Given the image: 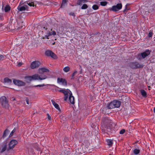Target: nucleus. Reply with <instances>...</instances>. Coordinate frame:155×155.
Wrapping results in <instances>:
<instances>
[{
	"label": "nucleus",
	"mask_w": 155,
	"mask_h": 155,
	"mask_svg": "<svg viewBox=\"0 0 155 155\" xmlns=\"http://www.w3.org/2000/svg\"><path fill=\"white\" fill-rule=\"evenodd\" d=\"M50 70L48 69L45 67L39 68L38 70V72L40 74H42L48 72Z\"/></svg>",
	"instance_id": "9d476101"
},
{
	"label": "nucleus",
	"mask_w": 155,
	"mask_h": 155,
	"mask_svg": "<svg viewBox=\"0 0 155 155\" xmlns=\"http://www.w3.org/2000/svg\"><path fill=\"white\" fill-rule=\"evenodd\" d=\"M133 152L135 154H137L139 153L140 150L137 149H135L134 150Z\"/></svg>",
	"instance_id": "a878e982"
},
{
	"label": "nucleus",
	"mask_w": 155,
	"mask_h": 155,
	"mask_svg": "<svg viewBox=\"0 0 155 155\" xmlns=\"http://www.w3.org/2000/svg\"><path fill=\"white\" fill-rule=\"evenodd\" d=\"M0 102L3 107L6 108L8 107V101L7 99L5 97L2 96L1 97Z\"/></svg>",
	"instance_id": "7ed1b4c3"
},
{
	"label": "nucleus",
	"mask_w": 155,
	"mask_h": 155,
	"mask_svg": "<svg viewBox=\"0 0 155 155\" xmlns=\"http://www.w3.org/2000/svg\"><path fill=\"white\" fill-rule=\"evenodd\" d=\"M15 128H14L13 130L12 131V132H11V133H10V135H9V137H11V136H12V135H13V133L15 132Z\"/></svg>",
	"instance_id": "473e14b6"
},
{
	"label": "nucleus",
	"mask_w": 155,
	"mask_h": 155,
	"mask_svg": "<svg viewBox=\"0 0 155 155\" xmlns=\"http://www.w3.org/2000/svg\"><path fill=\"white\" fill-rule=\"evenodd\" d=\"M74 15V13H71V15Z\"/></svg>",
	"instance_id": "a18cd8bd"
},
{
	"label": "nucleus",
	"mask_w": 155,
	"mask_h": 155,
	"mask_svg": "<svg viewBox=\"0 0 155 155\" xmlns=\"http://www.w3.org/2000/svg\"><path fill=\"white\" fill-rule=\"evenodd\" d=\"M57 82L58 83L61 84L63 85L66 86L67 85V81L64 79L58 78L57 79Z\"/></svg>",
	"instance_id": "9b49d317"
},
{
	"label": "nucleus",
	"mask_w": 155,
	"mask_h": 155,
	"mask_svg": "<svg viewBox=\"0 0 155 155\" xmlns=\"http://www.w3.org/2000/svg\"><path fill=\"white\" fill-rule=\"evenodd\" d=\"M153 111L154 112H155V107H154V108H153Z\"/></svg>",
	"instance_id": "c03bdc74"
},
{
	"label": "nucleus",
	"mask_w": 155,
	"mask_h": 155,
	"mask_svg": "<svg viewBox=\"0 0 155 155\" xmlns=\"http://www.w3.org/2000/svg\"><path fill=\"white\" fill-rule=\"evenodd\" d=\"M41 64V63L39 61L32 62L31 65V69H34L38 67Z\"/></svg>",
	"instance_id": "0eeeda50"
},
{
	"label": "nucleus",
	"mask_w": 155,
	"mask_h": 155,
	"mask_svg": "<svg viewBox=\"0 0 155 155\" xmlns=\"http://www.w3.org/2000/svg\"><path fill=\"white\" fill-rule=\"evenodd\" d=\"M112 102L114 107H119L120 106L121 103L120 101L115 100Z\"/></svg>",
	"instance_id": "4468645a"
},
{
	"label": "nucleus",
	"mask_w": 155,
	"mask_h": 155,
	"mask_svg": "<svg viewBox=\"0 0 155 155\" xmlns=\"http://www.w3.org/2000/svg\"><path fill=\"white\" fill-rule=\"evenodd\" d=\"M48 4V3H45V5H47V4Z\"/></svg>",
	"instance_id": "49530a36"
},
{
	"label": "nucleus",
	"mask_w": 155,
	"mask_h": 155,
	"mask_svg": "<svg viewBox=\"0 0 155 155\" xmlns=\"http://www.w3.org/2000/svg\"><path fill=\"white\" fill-rule=\"evenodd\" d=\"M70 68L69 66H66L63 69V71L66 73L70 71Z\"/></svg>",
	"instance_id": "6ab92c4d"
},
{
	"label": "nucleus",
	"mask_w": 155,
	"mask_h": 155,
	"mask_svg": "<svg viewBox=\"0 0 155 155\" xmlns=\"http://www.w3.org/2000/svg\"><path fill=\"white\" fill-rule=\"evenodd\" d=\"M58 91L63 93L65 95L64 99V101H67L68 97H69V99L70 100V102L72 104H74V97L72 95L71 92L69 89H62L59 90Z\"/></svg>",
	"instance_id": "f257e3e1"
},
{
	"label": "nucleus",
	"mask_w": 155,
	"mask_h": 155,
	"mask_svg": "<svg viewBox=\"0 0 155 155\" xmlns=\"http://www.w3.org/2000/svg\"><path fill=\"white\" fill-rule=\"evenodd\" d=\"M88 0H79L78 2V4L80 5L83 3H84L87 2Z\"/></svg>",
	"instance_id": "4be33fe9"
},
{
	"label": "nucleus",
	"mask_w": 155,
	"mask_h": 155,
	"mask_svg": "<svg viewBox=\"0 0 155 155\" xmlns=\"http://www.w3.org/2000/svg\"><path fill=\"white\" fill-rule=\"evenodd\" d=\"M107 108L108 109H112L113 108H115L114 106L113 103V102H111L110 104H108V106L107 107Z\"/></svg>",
	"instance_id": "a211bd4d"
},
{
	"label": "nucleus",
	"mask_w": 155,
	"mask_h": 155,
	"mask_svg": "<svg viewBox=\"0 0 155 155\" xmlns=\"http://www.w3.org/2000/svg\"><path fill=\"white\" fill-rule=\"evenodd\" d=\"M26 103L27 104H29V101L28 100V99H26Z\"/></svg>",
	"instance_id": "79ce46f5"
},
{
	"label": "nucleus",
	"mask_w": 155,
	"mask_h": 155,
	"mask_svg": "<svg viewBox=\"0 0 155 155\" xmlns=\"http://www.w3.org/2000/svg\"><path fill=\"white\" fill-rule=\"evenodd\" d=\"M18 143V141L15 140H11L8 144L9 149H11L13 148Z\"/></svg>",
	"instance_id": "423d86ee"
},
{
	"label": "nucleus",
	"mask_w": 155,
	"mask_h": 155,
	"mask_svg": "<svg viewBox=\"0 0 155 155\" xmlns=\"http://www.w3.org/2000/svg\"><path fill=\"white\" fill-rule=\"evenodd\" d=\"M52 35H56V33L54 31H52Z\"/></svg>",
	"instance_id": "58836bf2"
},
{
	"label": "nucleus",
	"mask_w": 155,
	"mask_h": 155,
	"mask_svg": "<svg viewBox=\"0 0 155 155\" xmlns=\"http://www.w3.org/2000/svg\"><path fill=\"white\" fill-rule=\"evenodd\" d=\"M141 94L143 96L146 97H147V93L144 90H141L140 91Z\"/></svg>",
	"instance_id": "412c9836"
},
{
	"label": "nucleus",
	"mask_w": 155,
	"mask_h": 155,
	"mask_svg": "<svg viewBox=\"0 0 155 155\" xmlns=\"http://www.w3.org/2000/svg\"><path fill=\"white\" fill-rule=\"evenodd\" d=\"M4 57L2 55L0 54V60L2 59H3L4 58Z\"/></svg>",
	"instance_id": "e433bc0d"
},
{
	"label": "nucleus",
	"mask_w": 155,
	"mask_h": 155,
	"mask_svg": "<svg viewBox=\"0 0 155 155\" xmlns=\"http://www.w3.org/2000/svg\"><path fill=\"white\" fill-rule=\"evenodd\" d=\"M107 144L108 145L110 146H111L112 143L113 142L112 141V140H111L110 139H108L107 140Z\"/></svg>",
	"instance_id": "5701e85b"
},
{
	"label": "nucleus",
	"mask_w": 155,
	"mask_h": 155,
	"mask_svg": "<svg viewBox=\"0 0 155 155\" xmlns=\"http://www.w3.org/2000/svg\"><path fill=\"white\" fill-rule=\"evenodd\" d=\"M4 82L5 83H7L8 84H10L12 82V81L11 80L8 78H5L4 79Z\"/></svg>",
	"instance_id": "aec40b11"
},
{
	"label": "nucleus",
	"mask_w": 155,
	"mask_h": 155,
	"mask_svg": "<svg viewBox=\"0 0 155 155\" xmlns=\"http://www.w3.org/2000/svg\"><path fill=\"white\" fill-rule=\"evenodd\" d=\"M51 102L53 105L57 109H58V111H60L61 110L60 109L58 104H57L56 102H55L53 100H51Z\"/></svg>",
	"instance_id": "dca6fc26"
},
{
	"label": "nucleus",
	"mask_w": 155,
	"mask_h": 155,
	"mask_svg": "<svg viewBox=\"0 0 155 155\" xmlns=\"http://www.w3.org/2000/svg\"><path fill=\"white\" fill-rule=\"evenodd\" d=\"M148 87H150V86H148Z\"/></svg>",
	"instance_id": "3c124183"
},
{
	"label": "nucleus",
	"mask_w": 155,
	"mask_h": 155,
	"mask_svg": "<svg viewBox=\"0 0 155 155\" xmlns=\"http://www.w3.org/2000/svg\"><path fill=\"white\" fill-rule=\"evenodd\" d=\"M67 2V0H62V2L61 5V8L63 7L66 3Z\"/></svg>",
	"instance_id": "393cba45"
},
{
	"label": "nucleus",
	"mask_w": 155,
	"mask_h": 155,
	"mask_svg": "<svg viewBox=\"0 0 155 155\" xmlns=\"http://www.w3.org/2000/svg\"><path fill=\"white\" fill-rule=\"evenodd\" d=\"M130 66L132 68H137L142 67V65L136 62L131 63L130 64Z\"/></svg>",
	"instance_id": "f8f14e48"
},
{
	"label": "nucleus",
	"mask_w": 155,
	"mask_h": 155,
	"mask_svg": "<svg viewBox=\"0 0 155 155\" xmlns=\"http://www.w3.org/2000/svg\"><path fill=\"white\" fill-rule=\"evenodd\" d=\"M150 54L149 50H147L145 52L141 53V55L143 58H144L146 56Z\"/></svg>",
	"instance_id": "2eb2a0df"
},
{
	"label": "nucleus",
	"mask_w": 155,
	"mask_h": 155,
	"mask_svg": "<svg viewBox=\"0 0 155 155\" xmlns=\"http://www.w3.org/2000/svg\"><path fill=\"white\" fill-rule=\"evenodd\" d=\"M125 131V130L124 129H122L121 130L120 132V134H123Z\"/></svg>",
	"instance_id": "f704fd0d"
},
{
	"label": "nucleus",
	"mask_w": 155,
	"mask_h": 155,
	"mask_svg": "<svg viewBox=\"0 0 155 155\" xmlns=\"http://www.w3.org/2000/svg\"><path fill=\"white\" fill-rule=\"evenodd\" d=\"M88 6L86 4H84L83 6L81 7V8L82 9H85L87 8Z\"/></svg>",
	"instance_id": "c756f323"
},
{
	"label": "nucleus",
	"mask_w": 155,
	"mask_h": 155,
	"mask_svg": "<svg viewBox=\"0 0 155 155\" xmlns=\"http://www.w3.org/2000/svg\"><path fill=\"white\" fill-rule=\"evenodd\" d=\"M109 155H111V154H110Z\"/></svg>",
	"instance_id": "603ef678"
},
{
	"label": "nucleus",
	"mask_w": 155,
	"mask_h": 155,
	"mask_svg": "<svg viewBox=\"0 0 155 155\" xmlns=\"http://www.w3.org/2000/svg\"><path fill=\"white\" fill-rule=\"evenodd\" d=\"M45 86L44 84H42L41 85H38L34 86V87H42Z\"/></svg>",
	"instance_id": "72a5a7b5"
},
{
	"label": "nucleus",
	"mask_w": 155,
	"mask_h": 155,
	"mask_svg": "<svg viewBox=\"0 0 155 155\" xmlns=\"http://www.w3.org/2000/svg\"><path fill=\"white\" fill-rule=\"evenodd\" d=\"M31 76L32 80H42L48 78L47 76L45 74H41L40 75H39L38 74H35Z\"/></svg>",
	"instance_id": "f03ea898"
},
{
	"label": "nucleus",
	"mask_w": 155,
	"mask_h": 155,
	"mask_svg": "<svg viewBox=\"0 0 155 155\" xmlns=\"http://www.w3.org/2000/svg\"><path fill=\"white\" fill-rule=\"evenodd\" d=\"M122 6L121 3L118 4L116 5L113 6L110 9L114 12H117L120 9Z\"/></svg>",
	"instance_id": "20e7f679"
},
{
	"label": "nucleus",
	"mask_w": 155,
	"mask_h": 155,
	"mask_svg": "<svg viewBox=\"0 0 155 155\" xmlns=\"http://www.w3.org/2000/svg\"><path fill=\"white\" fill-rule=\"evenodd\" d=\"M42 38L43 39H45V37H43Z\"/></svg>",
	"instance_id": "de8ad7c7"
},
{
	"label": "nucleus",
	"mask_w": 155,
	"mask_h": 155,
	"mask_svg": "<svg viewBox=\"0 0 155 155\" xmlns=\"http://www.w3.org/2000/svg\"><path fill=\"white\" fill-rule=\"evenodd\" d=\"M52 35V32H49L47 35H45V36L47 39H48V37Z\"/></svg>",
	"instance_id": "7c9ffc66"
},
{
	"label": "nucleus",
	"mask_w": 155,
	"mask_h": 155,
	"mask_svg": "<svg viewBox=\"0 0 155 155\" xmlns=\"http://www.w3.org/2000/svg\"><path fill=\"white\" fill-rule=\"evenodd\" d=\"M126 8L125 9H124V11H125L126 10Z\"/></svg>",
	"instance_id": "09e8293b"
},
{
	"label": "nucleus",
	"mask_w": 155,
	"mask_h": 155,
	"mask_svg": "<svg viewBox=\"0 0 155 155\" xmlns=\"http://www.w3.org/2000/svg\"><path fill=\"white\" fill-rule=\"evenodd\" d=\"M92 8L94 10H96L98 9L99 6L96 5H94L92 6Z\"/></svg>",
	"instance_id": "c85d7f7f"
},
{
	"label": "nucleus",
	"mask_w": 155,
	"mask_h": 155,
	"mask_svg": "<svg viewBox=\"0 0 155 155\" xmlns=\"http://www.w3.org/2000/svg\"><path fill=\"white\" fill-rule=\"evenodd\" d=\"M107 120H105V123H109V122H108V121H107Z\"/></svg>",
	"instance_id": "37998d69"
},
{
	"label": "nucleus",
	"mask_w": 155,
	"mask_h": 155,
	"mask_svg": "<svg viewBox=\"0 0 155 155\" xmlns=\"http://www.w3.org/2000/svg\"><path fill=\"white\" fill-rule=\"evenodd\" d=\"M7 141H4L1 145L0 148L1 152L2 153L5 151L7 148Z\"/></svg>",
	"instance_id": "1a4fd4ad"
},
{
	"label": "nucleus",
	"mask_w": 155,
	"mask_h": 155,
	"mask_svg": "<svg viewBox=\"0 0 155 155\" xmlns=\"http://www.w3.org/2000/svg\"><path fill=\"white\" fill-rule=\"evenodd\" d=\"M77 71H74V72L73 73V74H72V77H74V75L76 74V73H77Z\"/></svg>",
	"instance_id": "4c0bfd02"
},
{
	"label": "nucleus",
	"mask_w": 155,
	"mask_h": 155,
	"mask_svg": "<svg viewBox=\"0 0 155 155\" xmlns=\"http://www.w3.org/2000/svg\"><path fill=\"white\" fill-rule=\"evenodd\" d=\"M45 54L47 56H50L54 59H55L57 58L56 55L51 51L48 50L46 51L45 52Z\"/></svg>",
	"instance_id": "39448f33"
},
{
	"label": "nucleus",
	"mask_w": 155,
	"mask_h": 155,
	"mask_svg": "<svg viewBox=\"0 0 155 155\" xmlns=\"http://www.w3.org/2000/svg\"><path fill=\"white\" fill-rule=\"evenodd\" d=\"M28 7L27 5L21 6L19 5L17 8V9L19 11H23L26 10H28Z\"/></svg>",
	"instance_id": "ddd939ff"
},
{
	"label": "nucleus",
	"mask_w": 155,
	"mask_h": 155,
	"mask_svg": "<svg viewBox=\"0 0 155 155\" xmlns=\"http://www.w3.org/2000/svg\"><path fill=\"white\" fill-rule=\"evenodd\" d=\"M25 79L26 81L28 82L33 80L32 76H28L26 77Z\"/></svg>",
	"instance_id": "f3484780"
},
{
	"label": "nucleus",
	"mask_w": 155,
	"mask_h": 155,
	"mask_svg": "<svg viewBox=\"0 0 155 155\" xmlns=\"http://www.w3.org/2000/svg\"><path fill=\"white\" fill-rule=\"evenodd\" d=\"M13 82L15 85L19 86H24L25 84V82L19 80H14Z\"/></svg>",
	"instance_id": "6e6552de"
},
{
	"label": "nucleus",
	"mask_w": 155,
	"mask_h": 155,
	"mask_svg": "<svg viewBox=\"0 0 155 155\" xmlns=\"http://www.w3.org/2000/svg\"><path fill=\"white\" fill-rule=\"evenodd\" d=\"M152 32H150L149 34V36L151 37L152 36Z\"/></svg>",
	"instance_id": "ea45409f"
},
{
	"label": "nucleus",
	"mask_w": 155,
	"mask_h": 155,
	"mask_svg": "<svg viewBox=\"0 0 155 155\" xmlns=\"http://www.w3.org/2000/svg\"><path fill=\"white\" fill-rule=\"evenodd\" d=\"M27 4L30 6L34 7V5L33 2H32L31 3H28Z\"/></svg>",
	"instance_id": "2f4dec72"
},
{
	"label": "nucleus",
	"mask_w": 155,
	"mask_h": 155,
	"mask_svg": "<svg viewBox=\"0 0 155 155\" xmlns=\"http://www.w3.org/2000/svg\"><path fill=\"white\" fill-rule=\"evenodd\" d=\"M46 1V2H48V1Z\"/></svg>",
	"instance_id": "8fccbe9b"
},
{
	"label": "nucleus",
	"mask_w": 155,
	"mask_h": 155,
	"mask_svg": "<svg viewBox=\"0 0 155 155\" xmlns=\"http://www.w3.org/2000/svg\"><path fill=\"white\" fill-rule=\"evenodd\" d=\"M9 132V131L8 130L6 129L4 132V133L3 135V137H5L7 134Z\"/></svg>",
	"instance_id": "cd10ccee"
},
{
	"label": "nucleus",
	"mask_w": 155,
	"mask_h": 155,
	"mask_svg": "<svg viewBox=\"0 0 155 155\" xmlns=\"http://www.w3.org/2000/svg\"><path fill=\"white\" fill-rule=\"evenodd\" d=\"M108 2L106 1H102L100 2V5L102 6H106Z\"/></svg>",
	"instance_id": "b1692460"
},
{
	"label": "nucleus",
	"mask_w": 155,
	"mask_h": 155,
	"mask_svg": "<svg viewBox=\"0 0 155 155\" xmlns=\"http://www.w3.org/2000/svg\"><path fill=\"white\" fill-rule=\"evenodd\" d=\"M10 9V7L8 5H6L5 8V12H8Z\"/></svg>",
	"instance_id": "bb28decb"
},
{
	"label": "nucleus",
	"mask_w": 155,
	"mask_h": 155,
	"mask_svg": "<svg viewBox=\"0 0 155 155\" xmlns=\"http://www.w3.org/2000/svg\"><path fill=\"white\" fill-rule=\"evenodd\" d=\"M47 118L48 120H51V117L48 114L47 115Z\"/></svg>",
	"instance_id": "c9c22d12"
},
{
	"label": "nucleus",
	"mask_w": 155,
	"mask_h": 155,
	"mask_svg": "<svg viewBox=\"0 0 155 155\" xmlns=\"http://www.w3.org/2000/svg\"><path fill=\"white\" fill-rule=\"evenodd\" d=\"M22 65V63L21 62H19L18 65V66H20Z\"/></svg>",
	"instance_id": "a19ab883"
}]
</instances>
